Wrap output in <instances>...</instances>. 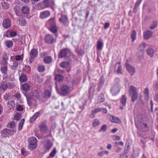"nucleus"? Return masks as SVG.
I'll list each match as a JSON object with an SVG mask.
<instances>
[{"mask_svg":"<svg viewBox=\"0 0 158 158\" xmlns=\"http://www.w3.org/2000/svg\"><path fill=\"white\" fill-rule=\"evenodd\" d=\"M129 95L137 94V88L131 85L129 87Z\"/></svg>","mask_w":158,"mask_h":158,"instance_id":"aec40b11","label":"nucleus"},{"mask_svg":"<svg viewBox=\"0 0 158 158\" xmlns=\"http://www.w3.org/2000/svg\"><path fill=\"white\" fill-rule=\"evenodd\" d=\"M101 110V109L100 108H95L94 110H92V113H94L96 114Z\"/></svg>","mask_w":158,"mask_h":158,"instance_id":"052dcab7","label":"nucleus"},{"mask_svg":"<svg viewBox=\"0 0 158 158\" xmlns=\"http://www.w3.org/2000/svg\"><path fill=\"white\" fill-rule=\"evenodd\" d=\"M51 92L48 90H46L44 93V97L45 98H48L50 97L51 95Z\"/></svg>","mask_w":158,"mask_h":158,"instance_id":"e433bc0d","label":"nucleus"},{"mask_svg":"<svg viewBox=\"0 0 158 158\" xmlns=\"http://www.w3.org/2000/svg\"><path fill=\"white\" fill-rule=\"evenodd\" d=\"M152 35V32L150 31L147 30L143 33V38L144 39L148 40L149 39Z\"/></svg>","mask_w":158,"mask_h":158,"instance_id":"f3484780","label":"nucleus"},{"mask_svg":"<svg viewBox=\"0 0 158 158\" xmlns=\"http://www.w3.org/2000/svg\"><path fill=\"white\" fill-rule=\"evenodd\" d=\"M14 96L17 98V100H18L19 101L20 99L21 96L19 93L17 92L14 95Z\"/></svg>","mask_w":158,"mask_h":158,"instance_id":"4d7b16f0","label":"nucleus"},{"mask_svg":"<svg viewBox=\"0 0 158 158\" xmlns=\"http://www.w3.org/2000/svg\"><path fill=\"white\" fill-rule=\"evenodd\" d=\"M3 98L5 100L7 101L10 98V96L9 94L6 93L4 95Z\"/></svg>","mask_w":158,"mask_h":158,"instance_id":"13d9d810","label":"nucleus"},{"mask_svg":"<svg viewBox=\"0 0 158 158\" xmlns=\"http://www.w3.org/2000/svg\"><path fill=\"white\" fill-rule=\"evenodd\" d=\"M45 41L48 44L52 43L54 41L53 36L51 34H47L45 36Z\"/></svg>","mask_w":158,"mask_h":158,"instance_id":"ddd939ff","label":"nucleus"},{"mask_svg":"<svg viewBox=\"0 0 158 158\" xmlns=\"http://www.w3.org/2000/svg\"><path fill=\"white\" fill-rule=\"evenodd\" d=\"M56 90L59 92L60 94L61 95L64 96L69 93L71 91L70 88L68 85H64L61 86L60 88V91H58L56 88Z\"/></svg>","mask_w":158,"mask_h":158,"instance_id":"20e7f679","label":"nucleus"},{"mask_svg":"<svg viewBox=\"0 0 158 158\" xmlns=\"http://www.w3.org/2000/svg\"><path fill=\"white\" fill-rule=\"evenodd\" d=\"M17 34L15 31H6L4 34V35L6 37H13L16 35Z\"/></svg>","mask_w":158,"mask_h":158,"instance_id":"a211bd4d","label":"nucleus"},{"mask_svg":"<svg viewBox=\"0 0 158 158\" xmlns=\"http://www.w3.org/2000/svg\"><path fill=\"white\" fill-rule=\"evenodd\" d=\"M21 153L23 155L25 156H26L27 154V152L24 149H23L21 150Z\"/></svg>","mask_w":158,"mask_h":158,"instance_id":"774afa93","label":"nucleus"},{"mask_svg":"<svg viewBox=\"0 0 158 158\" xmlns=\"http://www.w3.org/2000/svg\"><path fill=\"white\" fill-rule=\"evenodd\" d=\"M136 36V33L135 31L133 30L131 35V37L132 39V42H134L135 40Z\"/></svg>","mask_w":158,"mask_h":158,"instance_id":"79ce46f5","label":"nucleus"},{"mask_svg":"<svg viewBox=\"0 0 158 158\" xmlns=\"http://www.w3.org/2000/svg\"><path fill=\"white\" fill-rule=\"evenodd\" d=\"M104 97L103 94H101L98 97V100L99 102H101L104 101Z\"/></svg>","mask_w":158,"mask_h":158,"instance_id":"49530a36","label":"nucleus"},{"mask_svg":"<svg viewBox=\"0 0 158 158\" xmlns=\"http://www.w3.org/2000/svg\"><path fill=\"white\" fill-rule=\"evenodd\" d=\"M142 0H137L134 6L138 7L139 4L141 3Z\"/></svg>","mask_w":158,"mask_h":158,"instance_id":"680f3d73","label":"nucleus"},{"mask_svg":"<svg viewBox=\"0 0 158 158\" xmlns=\"http://www.w3.org/2000/svg\"><path fill=\"white\" fill-rule=\"evenodd\" d=\"M1 66H7V61H2Z\"/></svg>","mask_w":158,"mask_h":158,"instance_id":"338daca9","label":"nucleus"},{"mask_svg":"<svg viewBox=\"0 0 158 158\" xmlns=\"http://www.w3.org/2000/svg\"><path fill=\"white\" fill-rule=\"evenodd\" d=\"M104 83V79L103 76H102L101 77L99 80L100 84L102 85Z\"/></svg>","mask_w":158,"mask_h":158,"instance_id":"69168bd1","label":"nucleus"},{"mask_svg":"<svg viewBox=\"0 0 158 158\" xmlns=\"http://www.w3.org/2000/svg\"><path fill=\"white\" fill-rule=\"evenodd\" d=\"M69 54H70L69 50L67 49H64L62 50L60 52L58 57L59 58H63L67 56Z\"/></svg>","mask_w":158,"mask_h":158,"instance_id":"9d476101","label":"nucleus"},{"mask_svg":"<svg viewBox=\"0 0 158 158\" xmlns=\"http://www.w3.org/2000/svg\"><path fill=\"white\" fill-rule=\"evenodd\" d=\"M120 86H118V85H114L110 89V92L113 95H115L118 94L120 91Z\"/></svg>","mask_w":158,"mask_h":158,"instance_id":"1a4fd4ad","label":"nucleus"},{"mask_svg":"<svg viewBox=\"0 0 158 158\" xmlns=\"http://www.w3.org/2000/svg\"><path fill=\"white\" fill-rule=\"evenodd\" d=\"M11 25V22L10 20L8 19H5L2 22V25L3 27L5 28H9Z\"/></svg>","mask_w":158,"mask_h":158,"instance_id":"4468645a","label":"nucleus"},{"mask_svg":"<svg viewBox=\"0 0 158 158\" xmlns=\"http://www.w3.org/2000/svg\"><path fill=\"white\" fill-rule=\"evenodd\" d=\"M15 86V83L7 78L4 79L0 83V88L4 91L7 89H11Z\"/></svg>","mask_w":158,"mask_h":158,"instance_id":"f257e3e1","label":"nucleus"},{"mask_svg":"<svg viewBox=\"0 0 158 158\" xmlns=\"http://www.w3.org/2000/svg\"><path fill=\"white\" fill-rule=\"evenodd\" d=\"M55 5L54 1L52 0H45L41 4L43 9L54 6Z\"/></svg>","mask_w":158,"mask_h":158,"instance_id":"423d86ee","label":"nucleus"},{"mask_svg":"<svg viewBox=\"0 0 158 158\" xmlns=\"http://www.w3.org/2000/svg\"><path fill=\"white\" fill-rule=\"evenodd\" d=\"M28 149L31 150H33L36 148L37 147V140L34 137H30L28 139Z\"/></svg>","mask_w":158,"mask_h":158,"instance_id":"7ed1b4c3","label":"nucleus"},{"mask_svg":"<svg viewBox=\"0 0 158 158\" xmlns=\"http://www.w3.org/2000/svg\"><path fill=\"white\" fill-rule=\"evenodd\" d=\"M37 69L39 72H42L45 70V67L44 65H40L37 67Z\"/></svg>","mask_w":158,"mask_h":158,"instance_id":"4c0bfd02","label":"nucleus"},{"mask_svg":"<svg viewBox=\"0 0 158 158\" xmlns=\"http://www.w3.org/2000/svg\"><path fill=\"white\" fill-rule=\"evenodd\" d=\"M40 112H38L35 113L34 115L31 117L30 119V121L31 123H32L35 120H36V118L40 115Z\"/></svg>","mask_w":158,"mask_h":158,"instance_id":"4be33fe9","label":"nucleus"},{"mask_svg":"<svg viewBox=\"0 0 158 158\" xmlns=\"http://www.w3.org/2000/svg\"><path fill=\"white\" fill-rule=\"evenodd\" d=\"M16 124L14 121L8 123L7 126L8 128L14 129L15 127Z\"/></svg>","mask_w":158,"mask_h":158,"instance_id":"58836bf2","label":"nucleus"},{"mask_svg":"<svg viewBox=\"0 0 158 158\" xmlns=\"http://www.w3.org/2000/svg\"><path fill=\"white\" fill-rule=\"evenodd\" d=\"M29 54L31 58H35L37 55L38 51L35 49H32L30 51Z\"/></svg>","mask_w":158,"mask_h":158,"instance_id":"6ab92c4d","label":"nucleus"},{"mask_svg":"<svg viewBox=\"0 0 158 158\" xmlns=\"http://www.w3.org/2000/svg\"><path fill=\"white\" fill-rule=\"evenodd\" d=\"M18 63L17 62L14 61L12 65V67L13 69H15L18 66Z\"/></svg>","mask_w":158,"mask_h":158,"instance_id":"bf43d9fd","label":"nucleus"},{"mask_svg":"<svg viewBox=\"0 0 158 158\" xmlns=\"http://www.w3.org/2000/svg\"><path fill=\"white\" fill-rule=\"evenodd\" d=\"M120 120L119 118L117 117L112 116V118L111 119V121L113 123H118Z\"/></svg>","mask_w":158,"mask_h":158,"instance_id":"a19ab883","label":"nucleus"},{"mask_svg":"<svg viewBox=\"0 0 158 158\" xmlns=\"http://www.w3.org/2000/svg\"><path fill=\"white\" fill-rule=\"evenodd\" d=\"M2 7L5 9H8L9 8V5L8 3L6 2H2L1 3Z\"/></svg>","mask_w":158,"mask_h":158,"instance_id":"c03bdc74","label":"nucleus"},{"mask_svg":"<svg viewBox=\"0 0 158 158\" xmlns=\"http://www.w3.org/2000/svg\"><path fill=\"white\" fill-rule=\"evenodd\" d=\"M20 118V115L19 114H16L14 117V119L16 121L19 120Z\"/></svg>","mask_w":158,"mask_h":158,"instance_id":"0e129e2a","label":"nucleus"},{"mask_svg":"<svg viewBox=\"0 0 158 158\" xmlns=\"http://www.w3.org/2000/svg\"><path fill=\"white\" fill-rule=\"evenodd\" d=\"M126 68L130 74L133 75L135 72V69L134 67L132 66L127 63H125Z\"/></svg>","mask_w":158,"mask_h":158,"instance_id":"f8f14e48","label":"nucleus"},{"mask_svg":"<svg viewBox=\"0 0 158 158\" xmlns=\"http://www.w3.org/2000/svg\"><path fill=\"white\" fill-rule=\"evenodd\" d=\"M117 66L118 69L117 71V73L118 74L120 73L122 74V66L120 63L119 62L117 64L115 65V67Z\"/></svg>","mask_w":158,"mask_h":158,"instance_id":"c9c22d12","label":"nucleus"},{"mask_svg":"<svg viewBox=\"0 0 158 158\" xmlns=\"http://www.w3.org/2000/svg\"><path fill=\"white\" fill-rule=\"evenodd\" d=\"M40 130L42 132H44L47 130V127L43 123H41L39 125Z\"/></svg>","mask_w":158,"mask_h":158,"instance_id":"393cba45","label":"nucleus"},{"mask_svg":"<svg viewBox=\"0 0 158 158\" xmlns=\"http://www.w3.org/2000/svg\"><path fill=\"white\" fill-rule=\"evenodd\" d=\"M8 107L10 109L14 107L15 106V103L14 101L11 100L8 102Z\"/></svg>","mask_w":158,"mask_h":158,"instance_id":"473e14b6","label":"nucleus"},{"mask_svg":"<svg viewBox=\"0 0 158 158\" xmlns=\"http://www.w3.org/2000/svg\"><path fill=\"white\" fill-rule=\"evenodd\" d=\"M29 8L26 6H23L21 9V12L24 14H27L29 13Z\"/></svg>","mask_w":158,"mask_h":158,"instance_id":"2f4dec72","label":"nucleus"},{"mask_svg":"<svg viewBox=\"0 0 158 158\" xmlns=\"http://www.w3.org/2000/svg\"><path fill=\"white\" fill-rule=\"evenodd\" d=\"M22 88L26 91H28L30 89V86L28 84L25 83L22 85Z\"/></svg>","mask_w":158,"mask_h":158,"instance_id":"7c9ffc66","label":"nucleus"},{"mask_svg":"<svg viewBox=\"0 0 158 158\" xmlns=\"http://www.w3.org/2000/svg\"><path fill=\"white\" fill-rule=\"evenodd\" d=\"M18 24L21 26H25L26 23L25 19L22 17L19 18L17 20Z\"/></svg>","mask_w":158,"mask_h":158,"instance_id":"412c9836","label":"nucleus"},{"mask_svg":"<svg viewBox=\"0 0 158 158\" xmlns=\"http://www.w3.org/2000/svg\"><path fill=\"white\" fill-rule=\"evenodd\" d=\"M146 46V44L144 43H142L139 47L138 49L142 53H143L145 48Z\"/></svg>","mask_w":158,"mask_h":158,"instance_id":"a878e982","label":"nucleus"},{"mask_svg":"<svg viewBox=\"0 0 158 158\" xmlns=\"http://www.w3.org/2000/svg\"><path fill=\"white\" fill-rule=\"evenodd\" d=\"M139 156V153L137 151H133L132 153V156L133 158H137Z\"/></svg>","mask_w":158,"mask_h":158,"instance_id":"864d4df0","label":"nucleus"},{"mask_svg":"<svg viewBox=\"0 0 158 158\" xmlns=\"http://www.w3.org/2000/svg\"><path fill=\"white\" fill-rule=\"evenodd\" d=\"M135 124L139 130L144 131L148 129L147 125L146 123L139 121L136 122Z\"/></svg>","mask_w":158,"mask_h":158,"instance_id":"6e6552de","label":"nucleus"},{"mask_svg":"<svg viewBox=\"0 0 158 158\" xmlns=\"http://www.w3.org/2000/svg\"><path fill=\"white\" fill-rule=\"evenodd\" d=\"M52 59L51 56H47L44 59V62L47 64H49L52 61Z\"/></svg>","mask_w":158,"mask_h":158,"instance_id":"c85d7f7f","label":"nucleus"},{"mask_svg":"<svg viewBox=\"0 0 158 158\" xmlns=\"http://www.w3.org/2000/svg\"><path fill=\"white\" fill-rule=\"evenodd\" d=\"M100 124V123L99 120L97 119L94 120L93 123V127H95L98 126Z\"/></svg>","mask_w":158,"mask_h":158,"instance_id":"603ef678","label":"nucleus"},{"mask_svg":"<svg viewBox=\"0 0 158 158\" xmlns=\"http://www.w3.org/2000/svg\"><path fill=\"white\" fill-rule=\"evenodd\" d=\"M46 25L49 30L53 34L57 32V28L54 18L49 19Z\"/></svg>","mask_w":158,"mask_h":158,"instance_id":"f03ea898","label":"nucleus"},{"mask_svg":"<svg viewBox=\"0 0 158 158\" xmlns=\"http://www.w3.org/2000/svg\"><path fill=\"white\" fill-rule=\"evenodd\" d=\"M126 100L127 98L126 96L124 95H123L121 99V102L124 106H126Z\"/></svg>","mask_w":158,"mask_h":158,"instance_id":"f704fd0d","label":"nucleus"},{"mask_svg":"<svg viewBox=\"0 0 158 158\" xmlns=\"http://www.w3.org/2000/svg\"><path fill=\"white\" fill-rule=\"evenodd\" d=\"M35 79L36 81V82H37L39 83H42L44 81L43 77L38 74L36 75L35 76Z\"/></svg>","mask_w":158,"mask_h":158,"instance_id":"5701e85b","label":"nucleus"},{"mask_svg":"<svg viewBox=\"0 0 158 158\" xmlns=\"http://www.w3.org/2000/svg\"><path fill=\"white\" fill-rule=\"evenodd\" d=\"M23 54H22L21 56L17 55L15 56V59L16 61H19L21 60H23Z\"/></svg>","mask_w":158,"mask_h":158,"instance_id":"3c124183","label":"nucleus"},{"mask_svg":"<svg viewBox=\"0 0 158 158\" xmlns=\"http://www.w3.org/2000/svg\"><path fill=\"white\" fill-rule=\"evenodd\" d=\"M94 91V87L91 86L89 90V93L90 95L93 96Z\"/></svg>","mask_w":158,"mask_h":158,"instance_id":"a18cd8bd","label":"nucleus"},{"mask_svg":"<svg viewBox=\"0 0 158 158\" xmlns=\"http://www.w3.org/2000/svg\"><path fill=\"white\" fill-rule=\"evenodd\" d=\"M24 119H22L21 120L19 124L18 127V130L19 131H20L22 130L23 125V123H24Z\"/></svg>","mask_w":158,"mask_h":158,"instance_id":"de8ad7c7","label":"nucleus"},{"mask_svg":"<svg viewBox=\"0 0 158 158\" xmlns=\"http://www.w3.org/2000/svg\"><path fill=\"white\" fill-rule=\"evenodd\" d=\"M59 72L60 73H62L64 72L63 70H61L58 69H56L54 72L55 75V79L56 81L59 82L62 81L64 79V77L60 74H57L56 73Z\"/></svg>","mask_w":158,"mask_h":158,"instance_id":"0eeeda50","label":"nucleus"},{"mask_svg":"<svg viewBox=\"0 0 158 158\" xmlns=\"http://www.w3.org/2000/svg\"><path fill=\"white\" fill-rule=\"evenodd\" d=\"M50 15V12L49 10H45L40 13V17L42 19H46Z\"/></svg>","mask_w":158,"mask_h":158,"instance_id":"dca6fc26","label":"nucleus"},{"mask_svg":"<svg viewBox=\"0 0 158 158\" xmlns=\"http://www.w3.org/2000/svg\"><path fill=\"white\" fill-rule=\"evenodd\" d=\"M97 49L99 50L102 49L103 46V44L102 41L99 40L97 42Z\"/></svg>","mask_w":158,"mask_h":158,"instance_id":"cd10ccee","label":"nucleus"},{"mask_svg":"<svg viewBox=\"0 0 158 158\" xmlns=\"http://www.w3.org/2000/svg\"><path fill=\"white\" fill-rule=\"evenodd\" d=\"M131 95V96L132 101L133 102H134L137 100L138 96L137 93L132 94Z\"/></svg>","mask_w":158,"mask_h":158,"instance_id":"37998d69","label":"nucleus"},{"mask_svg":"<svg viewBox=\"0 0 158 158\" xmlns=\"http://www.w3.org/2000/svg\"><path fill=\"white\" fill-rule=\"evenodd\" d=\"M157 26V23L156 22H153L151 26L150 27V28L151 30H153Z\"/></svg>","mask_w":158,"mask_h":158,"instance_id":"8fccbe9b","label":"nucleus"},{"mask_svg":"<svg viewBox=\"0 0 158 158\" xmlns=\"http://www.w3.org/2000/svg\"><path fill=\"white\" fill-rule=\"evenodd\" d=\"M16 109L18 111H22L23 110V107L21 105H19L17 106Z\"/></svg>","mask_w":158,"mask_h":158,"instance_id":"e2e57ef3","label":"nucleus"},{"mask_svg":"<svg viewBox=\"0 0 158 158\" xmlns=\"http://www.w3.org/2000/svg\"><path fill=\"white\" fill-rule=\"evenodd\" d=\"M69 65V63L67 62H63L60 64V67L63 68L68 67Z\"/></svg>","mask_w":158,"mask_h":158,"instance_id":"ea45409f","label":"nucleus"},{"mask_svg":"<svg viewBox=\"0 0 158 158\" xmlns=\"http://www.w3.org/2000/svg\"><path fill=\"white\" fill-rule=\"evenodd\" d=\"M107 126L106 125H104L102 126L100 129L99 130V131L101 132V131L104 132L106 131V130Z\"/></svg>","mask_w":158,"mask_h":158,"instance_id":"6e6d98bb","label":"nucleus"},{"mask_svg":"<svg viewBox=\"0 0 158 158\" xmlns=\"http://www.w3.org/2000/svg\"><path fill=\"white\" fill-rule=\"evenodd\" d=\"M52 146V144L49 139L46 140L44 142V146L45 149L49 151Z\"/></svg>","mask_w":158,"mask_h":158,"instance_id":"9b49d317","label":"nucleus"},{"mask_svg":"<svg viewBox=\"0 0 158 158\" xmlns=\"http://www.w3.org/2000/svg\"><path fill=\"white\" fill-rule=\"evenodd\" d=\"M16 132L15 130H9L7 129H4L1 131L2 136L5 138L8 135H12Z\"/></svg>","mask_w":158,"mask_h":158,"instance_id":"39448f33","label":"nucleus"},{"mask_svg":"<svg viewBox=\"0 0 158 158\" xmlns=\"http://www.w3.org/2000/svg\"><path fill=\"white\" fill-rule=\"evenodd\" d=\"M5 44L8 48H11L13 45L12 41L10 40H6L5 41Z\"/></svg>","mask_w":158,"mask_h":158,"instance_id":"bb28decb","label":"nucleus"},{"mask_svg":"<svg viewBox=\"0 0 158 158\" xmlns=\"http://www.w3.org/2000/svg\"><path fill=\"white\" fill-rule=\"evenodd\" d=\"M56 153V150L55 148H54V149L52 151L51 153L49 154V156L52 157H53L55 155Z\"/></svg>","mask_w":158,"mask_h":158,"instance_id":"09e8293b","label":"nucleus"},{"mask_svg":"<svg viewBox=\"0 0 158 158\" xmlns=\"http://www.w3.org/2000/svg\"><path fill=\"white\" fill-rule=\"evenodd\" d=\"M0 71L3 74H6L7 71V66H1Z\"/></svg>","mask_w":158,"mask_h":158,"instance_id":"c756f323","label":"nucleus"},{"mask_svg":"<svg viewBox=\"0 0 158 158\" xmlns=\"http://www.w3.org/2000/svg\"><path fill=\"white\" fill-rule=\"evenodd\" d=\"M27 78L26 75L22 73L19 78V80L21 83L25 82L27 81Z\"/></svg>","mask_w":158,"mask_h":158,"instance_id":"b1692460","label":"nucleus"},{"mask_svg":"<svg viewBox=\"0 0 158 158\" xmlns=\"http://www.w3.org/2000/svg\"><path fill=\"white\" fill-rule=\"evenodd\" d=\"M120 79L119 78L116 77L115 78L114 80V85H118V86H120L119 83H120Z\"/></svg>","mask_w":158,"mask_h":158,"instance_id":"5fc2aeb1","label":"nucleus"},{"mask_svg":"<svg viewBox=\"0 0 158 158\" xmlns=\"http://www.w3.org/2000/svg\"><path fill=\"white\" fill-rule=\"evenodd\" d=\"M59 21L64 25L67 26L69 24V23L68 19L65 15H62L61 17L59 19Z\"/></svg>","mask_w":158,"mask_h":158,"instance_id":"2eb2a0df","label":"nucleus"},{"mask_svg":"<svg viewBox=\"0 0 158 158\" xmlns=\"http://www.w3.org/2000/svg\"><path fill=\"white\" fill-rule=\"evenodd\" d=\"M147 51L148 54L150 57H152L153 56L154 52L152 48H149L148 49Z\"/></svg>","mask_w":158,"mask_h":158,"instance_id":"72a5a7b5","label":"nucleus"}]
</instances>
